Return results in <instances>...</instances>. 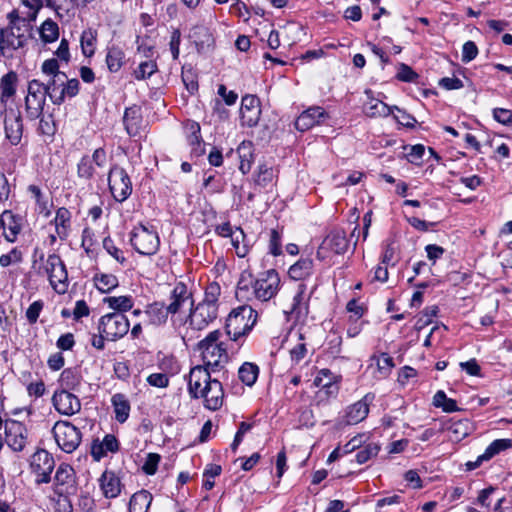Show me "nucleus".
I'll use <instances>...</instances> for the list:
<instances>
[{
	"mask_svg": "<svg viewBox=\"0 0 512 512\" xmlns=\"http://www.w3.org/2000/svg\"><path fill=\"white\" fill-rule=\"evenodd\" d=\"M188 393L191 398L204 400L205 408L216 411L223 404L224 392L220 381L212 379L205 367L195 366L188 376Z\"/></svg>",
	"mask_w": 512,
	"mask_h": 512,
	"instance_id": "obj_1",
	"label": "nucleus"
},
{
	"mask_svg": "<svg viewBox=\"0 0 512 512\" xmlns=\"http://www.w3.org/2000/svg\"><path fill=\"white\" fill-rule=\"evenodd\" d=\"M280 288V276L275 269H269L259 273L254 281L248 282L242 277L237 285L236 296L239 299H249L253 295L255 299L266 302L276 296Z\"/></svg>",
	"mask_w": 512,
	"mask_h": 512,
	"instance_id": "obj_2",
	"label": "nucleus"
},
{
	"mask_svg": "<svg viewBox=\"0 0 512 512\" xmlns=\"http://www.w3.org/2000/svg\"><path fill=\"white\" fill-rule=\"evenodd\" d=\"M223 334L220 330H214L207 334L198 345L203 365L211 372L219 371L229 362L228 346L222 340Z\"/></svg>",
	"mask_w": 512,
	"mask_h": 512,
	"instance_id": "obj_3",
	"label": "nucleus"
},
{
	"mask_svg": "<svg viewBox=\"0 0 512 512\" xmlns=\"http://www.w3.org/2000/svg\"><path fill=\"white\" fill-rule=\"evenodd\" d=\"M257 313L250 306H240L230 312L226 319L225 332L231 341L237 342L254 327Z\"/></svg>",
	"mask_w": 512,
	"mask_h": 512,
	"instance_id": "obj_4",
	"label": "nucleus"
},
{
	"mask_svg": "<svg viewBox=\"0 0 512 512\" xmlns=\"http://www.w3.org/2000/svg\"><path fill=\"white\" fill-rule=\"evenodd\" d=\"M218 316V309L203 302L192 303L184 321L185 337L194 338L196 333L206 329Z\"/></svg>",
	"mask_w": 512,
	"mask_h": 512,
	"instance_id": "obj_5",
	"label": "nucleus"
},
{
	"mask_svg": "<svg viewBox=\"0 0 512 512\" xmlns=\"http://www.w3.org/2000/svg\"><path fill=\"white\" fill-rule=\"evenodd\" d=\"M31 26L11 23L5 28H0V54L3 57H11L12 53L24 47L30 39Z\"/></svg>",
	"mask_w": 512,
	"mask_h": 512,
	"instance_id": "obj_6",
	"label": "nucleus"
},
{
	"mask_svg": "<svg viewBox=\"0 0 512 512\" xmlns=\"http://www.w3.org/2000/svg\"><path fill=\"white\" fill-rule=\"evenodd\" d=\"M54 468L55 460L45 449L36 450L29 458V469L37 485L49 483Z\"/></svg>",
	"mask_w": 512,
	"mask_h": 512,
	"instance_id": "obj_7",
	"label": "nucleus"
},
{
	"mask_svg": "<svg viewBox=\"0 0 512 512\" xmlns=\"http://www.w3.org/2000/svg\"><path fill=\"white\" fill-rule=\"evenodd\" d=\"M44 83L38 79H32L27 84V95L25 97V112L30 120H36L43 114L46 103V92Z\"/></svg>",
	"mask_w": 512,
	"mask_h": 512,
	"instance_id": "obj_8",
	"label": "nucleus"
},
{
	"mask_svg": "<svg viewBox=\"0 0 512 512\" xmlns=\"http://www.w3.org/2000/svg\"><path fill=\"white\" fill-rule=\"evenodd\" d=\"M52 433L58 447L66 453H72L81 443L80 430L68 421H57L52 428Z\"/></svg>",
	"mask_w": 512,
	"mask_h": 512,
	"instance_id": "obj_9",
	"label": "nucleus"
},
{
	"mask_svg": "<svg viewBox=\"0 0 512 512\" xmlns=\"http://www.w3.org/2000/svg\"><path fill=\"white\" fill-rule=\"evenodd\" d=\"M130 323L122 313H108L103 315L98 324L99 333H104L108 341L123 338L129 331Z\"/></svg>",
	"mask_w": 512,
	"mask_h": 512,
	"instance_id": "obj_10",
	"label": "nucleus"
},
{
	"mask_svg": "<svg viewBox=\"0 0 512 512\" xmlns=\"http://www.w3.org/2000/svg\"><path fill=\"white\" fill-rule=\"evenodd\" d=\"M130 241L134 249L142 255H154L160 246L157 232L144 225H139L133 229Z\"/></svg>",
	"mask_w": 512,
	"mask_h": 512,
	"instance_id": "obj_11",
	"label": "nucleus"
},
{
	"mask_svg": "<svg viewBox=\"0 0 512 512\" xmlns=\"http://www.w3.org/2000/svg\"><path fill=\"white\" fill-rule=\"evenodd\" d=\"M44 269L53 289L58 294L65 293L68 288V274L60 256L57 254L48 255Z\"/></svg>",
	"mask_w": 512,
	"mask_h": 512,
	"instance_id": "obj_12",
	"label": "nucleus"
},
{
	"mask_svg": "<svg viewBox=\"0 0 512 512\" xmlns=\"http://www.w3.org/2000/svg\"><path fill=\"white\" fill-rule=\"evenodd\" d=\"M108 184L113 198L118 202L125 201L132 193V183L124 168L113 165L108 173Z\"/></svg>",
	"mask_w": 512,
	"mask_h": 512,
	"instance_id": "obj_13",
	"label": "nucleus"
},
{
	"mask_svg": "<svg viewBox=\"0 0 512 512\" xmlns=\"http://www.w3.org/2000/svg\"><path fill=\"white\" fill-rule=\"evenodd\" d=\"M108 163L107 152L103 147L94 150L91 156L84 155L77 164V175L84 180H90L96 173V168L104 169Z\"/></svg>",
	"mask_w": 512,
	"mask_h": 512,
	"instance_id": "obj_14",
	"label": "nucleus"
},
{
	"mask_svg": "<svg viewBox=\"0 0 512 512\" xmlns=\"http://www.w3.org/2000/svg\"><path fill=\"white\" fill-rule=\"evenodd\" d=\"M5 443L14 452H22L28 442V430L19 421L7 419L4 422Z\"/></svg>",
	"mask_w": 512,
	"mask_h": 512,
	"instance_id": "obj_15",
	"label": "nucleus"
},
{
	"mask_svg": "<svg viewBox=\"0 0 512 512\" xmlns=\"http://www.w3.org/2000/svg\"><path fill=\"white\" fill-rule=\"evenodd\" d=\"M42 6V0H21L19 7L12 10L7 18L11 23L28 24L30 26V23L36 20Z\"/></svg>",
	"mask_w": 512,
	"mask_h": 512,
	"instance_id": "obj_16",
	"label": "nucleus"
},
{
	"mask_svg": "<svg viewBox=\"0 0 512 512\" xmlns=\"http://www.w3.org/2000/svg\"><path fill=\"white\" fill-rule=\"evenodd\" d=\"M169 303L165 305L171 319L174 320V316L181 312L183 308L190 304L192 305V293L189 291L186 284L178 282L174 285L169 295Z\"/></svg>",
	"mask_w": 512,
	"mask_h": 512,
	"instance_id": "obj_17",
	"label": "nucleus"
},
{
	"mask_svg": "<svg viewBox=\"0 0 512 512\" xmlns=\"http://www.w3.org/2000/svg\"><path fill=\"white\" fill-rule=\"evenodd\" d=\"M261 116L259 99L254 95H245L241 101L240 120L243 126L254 127Z\"/></svg>",
	"mask_w": 512,
	"mask_h": 512,
	"instance_id": "obj_18",
	"label": "nucleus"
},
{
	"mask_svg": "<svg viewBox=\"0 0 512 512\" xmlns=\"http://www.w3.org/2000/svg\"><path fill=\"white\" fill-rule=\"evenodd\" d=\"M55 409L62 415L71 416L81 409V402L76 395L70 391L58 390L52 397Z\"/></svg>",
	"mask_w": 512,
	"mask_h": 512,
	"instance_id": "obj_19",
	"label": "nucleus"
},
{
	"mask_svg": "<svg viewBox=\"0 0 512 512\" xmlns=\"http://www.w3.org/2000/svg\"><path fill=\"white\" fill-rule=\"evenodd\" d=\"M374 398L373 394L367 393L361 400L348 406L343 416V422L346 425H355L363 421L369 413V406Z\"/></svg>",
	"mask_w": 512,
	"mask_h": 512,
	"instance_id": "obj_20",
	"label": "nucleus"
},
{
	"mask_svg": "<svg viewBox=\"0 0 512 512\" xmlns=\"http://www.w3.org/2000/svg\"><path fill=\"white\" fill-rule=\"evenodd\" d=\"M74 470L68 464H60L54 476V492L59 496L69 494L74 490Z\"/></svg>",
	"mask_w": 512,
	"mask_h": 512,
	"instance_id": "obj_21",
	"label": "nucleus"
},
{
	"mask_svg": "<svg viewBox=\"0 0 512 512\" xmlns=\"http://www.w3.org/2000/svg\"><path fill=\"white\" fill-rule=\"evenodd\" d=\"M512 447L510 439H496L485 449L484 453L479 455L475 461H468L465 466L467 471H472L485 461H489L495 455Z\"/></svg>",
	"mask_w": 512,
	"mask_h": 512,
	"instance_id": "obj_22",
	"label": "nucleus"
},
{
	"mask_svg": "<svg viewBox=\"0 0 512 512\" xmlns=\"http://www.w3.org/2000/svg\"><path fill=\"white\" fill-rule=\"evenodd\" d=\"M99 485L105 498L113 499L120 495L122 483L118 475L110 470H105L99 478Z\"/></svg>",
	"mask_w": 512,
	"mask_h": 512,
	"instance_id": "obj_23",
	"label": "nucleus"
},
{
	"mask_svg": "<svg viewBox=\"0 0 512 512\" xmlns=\"http://www.w3.org/2000/svg\"><path fill=\"white\" fill-rule=\"evenodd\" d=\"M325 117V112L321 107H311L300 114L295 121V127L299 131H307L313 126L319 124Z\"/></svg>",
	"mask_w": 512,
	"mask_h": 512,
	"instance_id": "obj_24",
	"label": "nucleus"
},
{
	"mask_svg": "<svg viewBox=\"0 0 512 512\" xmlns=\"http://www.w3.org/2000/svg\"><path fill=\"white\" fill-rule=\"evenodd\" d=\"M145 323L152 326H161L167 322L169 313L163 302L155 301L144 309Z\"/></svg>",
	"mask_w": 512,
	"mask_h": 512,
	"instance_id": "obj_25",
	"label": "nucleus"
},
{
	"mask_svg": "<svg viewBox=\"0 0 512 512\" xmlns=\"http://www.w3.org/2000/svg\"><path fill=\"white\" fill-rule=\"evenodd\" d=\"M5 136L12 145H18L22 139L23 123L21 115L7 116L4 120Z\"/></svg>",
	"mask_w": 512,
	"mask_h": 512,
	"instance_id": "obj_26",
	"label": "nucleus"
},
{
	"mask_svg": "<svg viewBox=\"0 0 512 512\" xmlns=\"http://www.w3.org/2000/svg\"><path fill=\"white\" fill-rule=\"evenodd\" d=\"M443 429L446 430L448 439L450 441L460 442L469 435L471 426L467 419H451L443 425Z\"/></svg>",
	"mask_w": 512,
	"mask_h": 512,
	"instance_id": "obj_27",
	"label": "nucleus"
},
{
	"mask_svg": "<svg viewBox=\"0 0 512 512\" xmlns=\"http://www.w3.org/2000/svg\"><path fill=\"white\" fill-rule=\"evenodd\" d=\"M19 75L10 70L0 78V96L8 102L13 101L17 93Z\"/></svg>",
	"mask_w": 512,
	"mask_h": 512,
	"instance_id": "obj_28",
	"label": "nucleus"
},
{
	"mask_svg": "<svg viewBox=\"0 0 512 512\" xmlns=\"http://www.w3.org/2000/svg\"><path fill=\"white\" fill-rule=\"evenodd\" d=\"M66 79L65 74H57L47 83H44L46 95L50 98L51 102L55 105L63 103V81Z\"/></svg>",
	"mask_w": 512,
	"mask_h": 512,
	"instance_id": "obj_29",
	"label": "nucleus"
},
{
	"mask_svg": "<svg viewBox=\"0 0 512 512\" xmlns=\"http://www.w3.org/2000/svg\"><path fill=\"white\" fill-rule=\"evenodd\" d=\"M19 220L20 218H17L10 210H5L2 213L0 222L4 228V237L7 241L14 242L16 240L21 231Z\"/></svg>",
	"mask_w": 512,
	"mask_h": 512,
	"instance_id": "obj_30",
	"label": "nucleus"
},
{
	"mask_svg": "<svg viewBox=\"0 0 512 512\" xmlns=\"http://www.w3.org/2000/svg\"><path fill=\"white\" fill-rule=\"evenodd\" d=\"M55 232L60 240H66L69 235L71 224V213L65 207H60L56 211L54 218Z\"/></svg>",
	"mask_w": 512,
	"mask_h": 512,
	"instance_id": "obj_31",
	"label": "nucleus"
},
{
	"mask_svg": "<svg viewBox=\"0 0 512 512\" xmlns=\"http://www.w3.org/2000/svg\"><path fill=\"white\" fill-rule=\"evenodd\" d=\"M325 245L333 254H343L348 248V240L344 231L334 230L330 232L324 239Z\"/></svg>",
	"mask_w": 512,
	"mask_h": 512,
	"instance_id": "obj_32",
	"label": "nucleus"
},
{
	"mask_svg": "<svg viewBox=\"0 0 512 512\" xmlns=\"http://www.w3.org/2000/svg\"><path fill=\"white\" fill-rule=\"evenodd\" d=\"M111 403L114 408L115 419L124 423L130 414V403L127 397L122 393H116L111 398Z\"/></svg>",
	"mask_w": 512,
	"mask_h": 512,
	"instance_id": "obj_33",
	"label": "nucleus"
},
{
	"mask_svg": "<svg viewBox=\"0 0 512 512\" xmlns=\"http://www.w3.org/2000/svg\"><path fill=\"white\" fill-rule=\"evenodd\" d=\"M141 122L142 119L138 108L130 107L125 110L123 116V123L125 126V130L130 136H136L139 134Z\"/></svg>",
	"mask_w": 512,
	"mask_h": 512,
	"instance_id": "obj_34",
	"label": "nucleus"
},
{
	"mask_svg": "<svg viewBox=\"0 0 512 512\" xmlns=\"http://www.w3.org/2000/svg\"><path fill=\"white\" fill-rule=\"evenodd\" d=\"M152 502V495L147 490L134 493L129 502V512H147Z\"/></svg>",
	"mask_w": 512,
	"mask_h": 512,
	"instance_id": "obj_35",
	"label": "nucleus"
},
{
	"mask_svg": "<svg viewBox=\"0 0 512 512\" xmlns=\"http://www.w3.org/2000/svg\"><path fill=\"white\" fill-rule=\"evenodd\" d=\"M313 272V260L301 258L289 268V276L294 280H301L309 277Z\"/></svg>",
	"mask_w": 512,
	"mask_h": 512,
	"instance_id": "obj_36",
	"label": "nucleus"
},
{
	"mask_svg": "<svg viewBox=\"0 0 512 512\" xmlns=\"http://www.w3.org/2000/svg\"><path fill=\"white\" fill-rule=\"evenodd\" d=\"M364 111L369 117H387L394 113V108L380 100L370 99L365 103Z\"/></svg>",
	"mask_w": 512,
	"mask_h": 512,
	"instance_id": "obj_37",
	"label": "nucleus"
},
{
	"mask_svg": "<svg viewBox=\"0 0 512 512\" xmlns=\"http://www.w3.org/2000/svg\"><path fill=\"white\" fill-rule=\"evenodd\" d=\"M240 159L239 169L243 174L251 170L253 162V145L250 141H243L237 148Z\"/></svg>",
	"mask_w": 512,
	"mask_h": 512,
	"instance_id": "obj_38",
	"label": "nucleus"
},
{
	"mask_svg": "<svg viewBox=\"0 0 512 512\" xmlns=\"http://www.w3.org/2000/svg\"><path fill=\"white\" fill-rule=\"evenodd\" d=\"M103 302L108 305V307L114 311L115 313H124L133 308L134 300L132 296H110L105 297Z\"/></svg>",
	"mask_w": 512,
	"mask_h": 512,
	"instance_id": "obj_39",
	"label": "nucleus"
},
{
	"mask_svg": "<svg viewBox=\"0 0 512 512\" xmlns=\"http://www.w3.org/2000/svg\"><path fill=\"white\" fill-rule=\"evenodd\" d=\"M125 53L119 46L108 47L106 64L110 72H118L124 64Z\"/></svg>",
	"mask_w": 512,
	"mask_h": 512,
	"instance_id": "obj_40",
	"label": "nucleus"
},
{
	"mask_svg": "<svg viewBox=\"0 0 512 512\" xmlns=\"http://www.w3.org/2000/svg\"><path fill=\"white\" fill-rule=\"evenodd\" d=\"M230 238L237 256L240 258L245 257L250 251L251 244L246 239L244 231L240 227H237Z\"/></svg>",
	"mask_w": 512,
	"mask_h": 512,
	"instance_id": "obj_41",
	"label": "nucleus"
},
{
	"mask_svg": "<svg viewBox=\"0 0 512 512\" xmlns=\"http://www.w3.org/2000/svg\"><path fill=\"white\" fill-rule=\"evenodd\" d=\"M291 312L295 313L297 316L307 314L308 312L306 285L303 283L298 284V291L293 298Z\"/></svg>",
	"mask_w": 512,
	"mask_h": 512,
	"instance_id": "obj_42",
	"label": "nucleus"
},
{
	"mask_svg": "<svg viewBox=\"0 0 512 512\" xmlns=\"http://www.w3.org/2000/svg\"><path fill=\"white\" fill-rule=\"evenodd\" d=\"M80 42L83 55L86 57L93 56L97 44V31L93 28L84 30L81 34Z\"/></svg>",
	"mask_w": 512,
	"mask_h": 512,
	"instance_id": "obj_43",
	"label": "nucleus"
},
{
	"mask_svg": "<svg viewBox=\"0 0 512 512\" xmlns=\"http://www.w3.org/2000/svg\"><path fill=\"white\" fill-rule=\"evenodd\" d=\"M93 280L96 288L102 293H108L119 285L117 277L113 274H96Z\"/></svg>",
	"mask_w": 512,
	"mask_h": 512,
	"instance_id": "obj_44",
	"label": "nucleus"
},
{
	"mask_svg": "<svg viewBox=\"0 0 512 512\" xmlns=\"http://www.w3.org/2000/svg\"><path fill=\"white\" fill-rule=\"evenodd\" d=\"M59 384L61 389L65 391L76 390L80 384L79 375L72 369H65L60 374Z\"/></svg>",
	"mask_w": 512,
	"mask_h": 512,
	"instance_id": "obj_45",
	"label": "nucleus"
},
{
	"mask_svg": "<svg viewBox=\"0 0 512 512\" xmlns=\"http://www.w3.org/2000/svg\"><path fill=\"white\" fill-rule=\"evenodd\" d=\"M40 38L44 43H51L58 39L59 28L51 19L45 20L39 28Z\"/></svg>",
	"mask_w": 512,
	"mask_h": 512,
	"instance_id": "obj_46",
	"label": "nucleus"
},
{
	"mask_svg": "<svg viewBox=\"0 0 512 512\" xmlns=\"http://www.w3.org/2000/svg\"><path fill=\"white\" fill-rule=\"evenodd\" d=\"M258 374V366L250 362L244 363L238 371L239 379L247 386H252L256 382Z\"/></svg>",
	"mask_w": 512,
	"mask_h": 512,
	"instance_id": "obj_47",
	"label": "nucleus"
},
{
	"mask_svg": "<svg viewBox=\"0 0 512 512\" xmlns=\"http://www.w3.org/2000/svg\"><path fill=\"white\" fill-rule=\"evenodd\" d=\"M433 405L438 408H442L444 412L451 413L459 411L460 408L457 406V402L454 399L448 398L444 391L439 390L433 397Z\"/></svg>",
	"mask_w": 512,
	"mask_h": 512,
	"instance_id": "obj_48",
	"label": "nucleus"
},
{
	"mask_svg": "<svg viewBox=\"0 0 512 512\" xmlns=\"http://www.w3.org/2000/svg\"><path fill=\"white\" fill-rule=\"evenodd\" d=\"M28 192L34 198L39 213L43 214L45 217H48L50 215L48 201L44 197L40 187L37 185H29Z\"/></svg>",
	"mask_w": 512,
	"mask_h": 512,
	"instance_id": "obj_49",
	"label": "nucleus"
},
{
	"mask_svg": "<svg viewBox=\"0 0 512 512\" xmlns=\"http://www.w3.org/2000/svg\"><path fill=\"white\" fill-rule=\"evenodd\" d=\"M48 5L55 9L60 18L69 17L70 12H73L75 7L78 6L76 0H53L52 2L49 1Z\"/></svg>",
	"mask_w": 512,
	"mask_h": 512,
	"instance_id": "obj_50",
	"label": "nucleus"
},
{
	"mask_svg": "<svg viewBox=\"0 0 512 512\" xmlns=\"http://www.w3.org/2000/svg\"><path fill=\"white\" fill-rule=\"evenodd\" d=\"M221 294V288L220 285L217 282H211L209 283L204 292V298L201 300V302L208 304L210 306H214L218 309L219 307V296Z\"/></svg>",
	"mask_w": 512,
	"mask_h": 512,
	"instance_id": "obj_51",
	"label": "nucleus"
},
{
	"mask_svg": "<svg viewBox=\"0 0 512 512\" xmlns=\"http://www.w3.org/2000/svg\"><path fill=\"white\" fill-rule=\"evenodd\" d=\"M157 70V64L152 60L141 62L134 70V76L137 80H144L153 75Z\"/></svg>",
	"mask_w": 512,
	"mask_h": 512,
	"instance_id": "obj_52",
	"label": "nucleus"
},
{
	"mask_svg": "<svg viewBox=\"0 0 512 512\" xmlns=\"http://www.w3.org/2000/svg\"><path fill=\"white\" fill-rule=\"evenodd\" d=\"M379 450H380V447L377 444L369 443L356 453V456H355L356 461L359 464H364L367 461H369L371 458L377 456Z\"/></svg>",
	"mask_w": 512,
	"mask_h": 512,
	"instance_id": "obj_53",
	"label": "nucleus"
},
{
	"mask_svg": "<svg viewBox=\"0 0 512 512\" xmlns=\"http://www.w3.org/2000/svg\"><path fill=\"white\" fill-rule=\"evenodd\" d=\"M184 129L189 143L191 145H199L201 141L199 123L189 120L185 123Z\"/></svg>",
	"mask_w": 512,
	"mask_h": 512,
	"instance_id": "obj_54",
	"label": "nucleus"
},
{
	"mask_svg": "<svg viewBox=\"0 0 512 512\" xmlns=\"http://www.w3.org/2000/svg\"><path fill=\"white\" fill-rule=\"evenodd\" d=\"M192 37L195 39V43L197 46L203 47L205 44L209 45L212 41V36L209 33V30L205 27L199 26L193 29Z\"/></svg>",
	"mask_w": 512,
	"mask_h": 512,
	"instance_id": "obj_55",
	"label": "nucleus"
},
{
	"mask_svg": "<svg viewBox=\"0 0 512 512\" xmlns=\"http://www.w3.org/2000/svg\"><path fill=\"white\" fill-rule=\"evenodd\" d=\"M273 169L265 164L259 165L256 183L261 186H266L273 180Z\"/></svg>",
	"mask_w": 512,
	"mask_h": 512,
	"instance_id": "obj_56",
	"label": "nucleus"
},
{
	"mask_svg": "<svg viewBox=\"0 0 512 512\" xmlns=\"http://www.w3.org/2000/svg\"><path fill=\"white\" fill-rule=\"evenodd\" d=\"M300 342L297 343L291 350L290 355L291 359L295 363H299L307 354L306 344L303 342L304 337L302 333H299Z\"/></svg>",
	"mask_w": 512,
	"mask_h": 512,
	"instance_id": "obj_57",
	"label": "nucleus"
},
{
	"mask_svg": "<svg viewBox=\"0 0 512 512\" xmlns=\"http://www.w3.org/2000/svg\"><path fill=\"white\" fill-rule=\"evenodd\" d=\"M394 108V111H397V115H393L394 119L402 126H405L407 128H413L416 124V119L408 114L406 111L400 109L397 106H392Z\"/></svg>",
	"mask_w": 512,
	"mask_h": 512,
	"instance_id": "obj_58",
	"label": "nucleus"
},
{
	"mask_svg": "<svg viewBox=\"0 0 512 512\" xmlns=\"http://www.w3.org/2000/svg\"><path fill=\"white\" fill-rule=\"evenodd\" d=\"M22 261V252L17 248H13L9 253L0 256V265L8 267L11 264H17Z\"/></svg>",
	"mask_w": 512,
	"mask_h": 512,
	"instance_id": "obj_59",
	"label": "nucleus"
},
{
	"mask_svg": "<svg viewBox=\"0 0 512 512\" xmlns=\"http://www.w3.org/2000/svg\"><path fill=\"white\" fill-rule=\"evenodd\" d=\"M269 252L274 256L282 253L281 234L276 229H272L270 233Z\"/></svg>",
	"mask_w": 512,
	"mask_h": 512,
	"instance_id": "obj_60",
	"label": "nucleus"
},
{
	"mask_svg": "<svg viewBox=\"0 0 512 512\" xmlns=\"http://www.w3.org/2000/svg\"><path fill=\"white\" fill-rule=\"evenodd\" d=\"M493 118L500 124L512 126V111L505 108L493 109Z\"/></svg>",
	"mask_w": 512,
	"mask_h": 512,
	"instance_id": "obj_61",
	"label": "nucleus"
},
{
	"mask_svg": "<svg viewBox=\"0 0 512 512\" xmlns=\"http://www.w3.org/2000/svg\"><path fill=\"white\" fill-rule=\"evenodd\" d=\"M396 77L403 82H414L418 78V74L411 67L402 63L399 65Z\"/></svg>",
	"mask_w": 512,
	"mask_h": 512,
	"instance_id": "obj_62",
	"label": "nucleus"
},
{
	"mask_svg": "<svg viewBox=\"0 0 512 512\" xmlns=\"http://www.w3.org/2000/svg\"><path fill=\"white\" fill-rule=\"evenodd\" d=\"M146 380L150 386L157 388H166L169 385V376L166 373H152Z\"/></svg>",
	"mask_w": 512,
	"mask_h": 512,
	"instance_id": "obj_63",
	"label": "nucleus"
},
{
	"mask_svg": "<svg viewBox=\"0 0 512 512\" xmlns=\"http://www.w3.org/2000/svg\"><path fill=\"white\" fill-rule=\"evenodd\" d=\"M478 55V48L473 41H467L464 43L462 48L461 60L464 63H469Z\"/></svg>",
	"mask_w": 512,
	"mask_h": 512,
	"instance_id": "obj_64",
	"label": "nucleus"
}]
</instances>
